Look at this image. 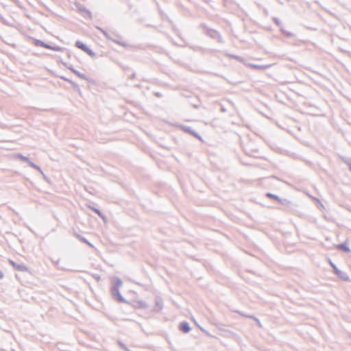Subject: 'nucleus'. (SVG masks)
<instances>
[{"instance_id":"f03ea898","label":"nucleus","mask_w":351,"mask_h":351,"mask_svg":"<svg viewBox=\"0 0 351 351\" xmlns=\"http://www.w3.org/2000/svg\"><path fill=\"white\" fill-rule=\"evenodd\" d=\"M329 263H330V266L332 267L334 272L339 278H341V279L345 280H348V276H347V274L345 272L341 271V270H339L337 267V266L330 260L329 261Z\"/></svg>"},{"instance_id":"20e7f679","label":"nucleus","mask_w":351,"mask_h":351,"mask_svg":"<svg viewBox=\"0 0 351 351\" xmlns=\"http://www.w3.org/2000/svg\"><path fill=\"white\" fill-rule=\"evenodd\" d=\"M77 8L78 11L82 14V15L84 17L87 18L88 19H92L91 12H90V10L86 9L84 5L79 4L77 5Z\"/></svg>"},{"instance_id":"a878e982","label":"nucleus","mask_w":351,"mask_h":351,"mask_svg":"<svg viewBox=\"0 0 351 351\" xmlns=\"http://www.w3.org/2000/svg\"><path fill=\"white\" fill-rule=\"evenodd\" d=\"M274 21L275 23H276L278 26H280V25H281V22H280V21L278 19H277V18H274Z\"/></svg>"},{"instance_id":"7ed1b4c3","label":"nucleus","mask_w":351,"mask_h":351,"mask_svg":"<svg viewBox=\"0 0 351 351\" xmlns=\"http://www.w3.org/2000/svg\"><path fill=\"white\" fill-rule=\"evenodd\" d=\"M206 34L208 36H209L210 38H214V39H217L218 40V42L219 43H222V38L220 35V34L215 30V29H206Z\"/></svg>"},{"instance_id":"f8f14e48","label":"nucleus","mask_w":351,"mask_h":351,"mask_svg":"<svg viewBox=\"0 0 351 351\" xmlns=\"http://www.w3.org/2000/svg\"><path fill=\"white\" fill-rule=\"evenodd\" d=\"M250 66L252 68L256 69L263 70V69L269 68L271 66V65L270 64L259 65V64H250Z\"/></svg>"},{"instance_id":"4468645a","label":"nucleus","mask_w":351,"mask_h":351,"mask_svg":"<svg viewBox=\"0 0 351 351\" xmlns=\"http://www.w3.org/2000/svg\"><path fill=\"white\" fill-rule=\"evenodd\" d=\"M35 45L36 46H38V47H45L46 49H49L51 48V45L44 43L43 41L42 40H36L35 41Z\"/></svg>"},{"instance_id":"412c9836","label":"nucleus","mask_w":351,"mask_h":351,"mask_svg":"<svg viewBox=\"0 0 351 351\" xmlns=\"http://www.w3.org/2000/svg\"><path fill=\"white\" fill-rule=\"evenodd\" d=\"M138 304L139 306H141L143 308H147V304L144 301H138Z\"/></svg>"},{"instance_id":"9b49d317","label":"nucleus","mask_w":351,"mask_h":351,"mask_svg":"<svg viewBox=\"0 0 351 351\" xmlns=\"http://www.w3.org/2000/svg\"><path fill=\"white\" fill-rule=\"evenodd\" d=\"M336 248L338 249V250H343V251H344L346 252H350V249L349 248V247L348 246L346 243H343L337 245H336Z\"/></svg>"},{"instance_id":"f257e3e1","label":"nucleus","mask_w":351,"mask_h":351,"mask_svg":"<svg viewBox=\"0 0 351 351\" xmlns=\"http://www.w3.org/2000/svg\"><path fill=\"white\" fill-rule=\"evenodd\" d=\"M112 285L111 287V294L112 297L115 298L119 302H125V298L121 295L119 289L123 285L121 279L119 277L114 276L112 278Z\"/></svg>"},{"instance_id":"f3484780","label":"nucleus","mask_w":351,"mask_h":351,"mask_svg":"<svg viewBox=\"0 0 351 351\" xmlns=\"http://www.w3.org/2000/svg\"><path fill=\"white\" fill-rule=\"evenodd\" d=\"M17 157H18L19 158H20L21 160H22L23 161L26 162H27V163H29V162L30 161V160L29 159V158H27V157H26V156H23V155L21 154H19L17 155Z\"/></svg>"},{"instance_id":"4be33fe9","label":"nucleus","mask_w":351,"mask_h":351,"mask_svg":"<svg viewBox=\"0 0 351 351\" xmlns=\"http://www.w3.org/2000/svg\"><path fill=\"white\" fill-rule=\"evenodd\" d=\"M28 164L29 165L30 167H32V168L36 169L37 171L40 170V167L37 165H36L35 163L32 162L31 160L29 162Z\"/></svg>"},{"instance_id":"aec40b11","label":"nucleus","mask_w":351,"mask_h":351,"mask_svg":"<svg viewBox=\"0 0 351 351\" xmlns=\"http://www.w3.org/2000/svg\"><path fill=\"white\" fill-rule=\"evenodd\" d=\"M248 317H249V318H251V319H253L254 320H255V321L256 322V323H257L258 326L260 328H262V324H261V323L260 320H259L258 318H256V317H254V316H253V315H252V316H248Z\"/></svg>"},{"instance_id":"423d86ee","label":"nucleus","mask_w":351,"mask_h":351,"mask_svg":"<svg viewBox=\"0 0 351 351\" xmlns=\"http://www.w3.org/2000/svg\"><path fill=\"white\" fill-rule=\"evenodd\" d=\"M266 196L267 197H269V198H271V199H274L277 200L279 203H280L282 205H287V204L289 203V202L287 199H281L278 196H277L276 195H274V194L271 193H266Z\"/></svg>"},{"instance_id":"2eb2a0df","label":"nucleus","mask_w":351,"mask_h":351,"mask_svg":"<svg viewBox=\"0 0 351 351\" xmlns=\"http://www.w3.org/2000/svg\"><path fill=\"white\" fill-rule=\"evenodd\" d=\"M75 47L82 49L83 51L86 49L87 46L80 40L75 42Z\"/></svg>"},{"instance_id":"dca6fc26","label":"nucleus","mask_w":351,"mask_h":351,"mask_svg":"<svg viewBox=\"0 0 351 351\" xmlns=\"http://www.w3.org/2000/svg\"><path fill=\"white\" fill-rule=\"evenodd\" d=\"M89 208L93 210L95 213H97L101 218L104 219V216L102 215V213L100 212L99 210L97 208H95L94 207L88 206Z\"/></svg>"},{"instance_id":"6ab92c4d","label":"nucleus","mask_w":351,"mask_h":351,"mask_svg":"<svg viewBox=\"0 0 351 351\" xmlns=\"http://www.w3.org/2000/svg\"><path fill=\"white\" fill-rule=\"evenodd\" d=\"M281 32L287 37H293V36H294V34L293 33L287 32V31H285V30H284L282 29H281Z\"/></svg>"},{"instance_id":"0eeeda50","label":"nucleus","mask_w":351,"mask_h":351,"mask_svg":"<svg viewBox=\"0 0 351 351\" xmlns=\"http://www.w3.org/2000/svg\"><path fill=\"white\" fill-rule=\"evenodd\" d=\"M182 130L184 132H187L189 134H191L193 136H195L197 138H198L199 140L202 141L201 136L198 133H197L194 130H193L191 127H189V126H182Z\"/></svg>"},{"instance_id":"6e6552de","label":"nucleus","mask_w":351,"mask_h":351,"mask_svg":"<svg viewBox=\"0 0 351 351\" xmlns=\"http://www.w3.org/2000/svg\"><path fill=\"white\" fill-rule=\"evenodd\" d=\"M95 27H96L97 29H99V31H100V32H101L104 35V36H105L107 39L110 40H112V41H113V42H114V43H117V44H119V45H123V44L122 43H121V42H119V41H118V40H115V39H113V38L110 36V34H109L106 31H105L104 29H102V28L99 27V26H95Z\"/></svg>"},{"instance_id":"a211bd4d","label":"nucleus","mask_w":351,"mask_h":351,"mask_svg":"<svg viewBox=\"0 0 351 351\" xmlns=\"http://www.w3.org/2000/svg\"><path fill=\"white\" fill-rule=\"evenodd\" d=\"M84 52H86L87 54H88L91 57L95 56V53L93 50H91L90 48H88V47H86V49H85Z\"/></svg>"},{"instance_id":"1a4fd4ad","label":"nucleus","mask_w":351,"mask_h":351,"mask_svg":"<svg viewBox=\"0 0 351 351\" xmlns=\"http://www.w3.org/2000/svg\"><path fill=\"white\" fill-rule=\"evenodd\" d=\"M179 329L183 332H189L191 330V327L188 322H182L179 325Z\"/></svg>"},{"instance_id":"5701e85b","label":"nucleus","mask_w":351,"mask_h":351,"mask_svg":"<svg viewBox=\"0 0 351 351\" xmlns=\"http://www.w3.org/2000/svg\"><path fill=\"white\" fill-rule=\"evenodd\" d=\"M228 56H229L230 58H232L234 59H236L237 60H239V61H241V59H242L240 56H236V55L228 54Z\"/></svg>"},{"instance_id":"ddd939ff","label":"nucleus","mask_w":351,"mask_h":351,"mask_svg":"<svg viewBox=\"0 0 351 351\" xmlns=\"http://www.w3.org/2000/svg\"><path fill=\"white\" fill-rule=\"evenodd\" d=\"M74 74H75L77 77H79L80 78L82 79V80H87V77L84 74V73H82L80 72H79L78 71H77L76 69H73V68H71V67H69V68Z\"/></svg>"},{"instance_id":"c756f323","label":"nucleus","mask_w":351,"mask_h":351,"mask_svg":"<svg viewBox=\"0 0 351 351\" xmlns=\"http://www.w3.org/2000/svg\"><path fill=\"white\" fill-rule=\"evenodd\" d=\"M350 170L351 171V161L348 163Z\"/></svg>"},{"instance_id":"cd10ccee","label":"nucleus","mask_w":351,"mask_h":351,"mask_svg":"<svg viewBox=\"0 0 351 351\" xmlns=\"http://www.w3.org/2000/svg\"><path fill=\"white\" fill-rule=\"evenodd\" d=\"M239 314H241L242 316L243 317H248L249 315H245V313H240V312H238Z\"/></svg>"},{"instance_id":"7c9ffc66","label":"nucleus","mask_w":351,"mask_h":351,"mask_svg":"<svg viewBox=\"0 0 351 351\" xmlns=\"http://www.w3.org/2000/svg\"><path fill=\"white\" fill-rule=\"evenodd\" d=\"M42 176L43 177V178H44L45 180H47V176H46V175H45V174H43Z\"/></svg>"},{"instance_id":"2f4dec72","label":"nucleus","mask_w":351,"mask_h":351,"mask_svg":"<svg viewBox=\"0 0 351 351\" xmlns=\"http://www.w3.org/2000/svg\"><path fill=\"white\" fill-rule=\"evenodd\" d=\"M135 76H136V73H134L132 75V77H132V78H134V77H135Z\"/></svg>"},{"instance_id":"9d476101","label":"nucleus","mask_w":351,"mask_h":351,"mask_svg":"<svg viewBox=\"0 0 351 351\" xmlns=\"http://www.w3.org/2000/svg\"><path fill=\"white\" fill-rule=\"evenodd\" d=\"M155 305H156V311H160L163 307V302L162 300L158 297L155 299Z\"/></svg>"},{"instance_id":"39448f33","label":"nucleus","mask_w":351,"mask_h":351,"mask_svg":"<svg viewBox=\"0 0 351 351\" xmlns=\"http://www.w3.org/2000/svg\"><path fill=\"white\" fill-rule=\"evenodd\" d=\"M10 264L14 268V269L20 271H27L28 268L23 264H18L12 260H9Z\"/></svg>"},{"instance_id":"c85d7f7f","label":"nucleus","mask_w":351,"mask_h":351,"mask_svg":"<svg viewBox=\"0 0 351 351\" xmlns=\"http://www.w3.org/2000/svg\"><path fill=\"white\" fill-rule=\"evenodd\" d=\"M38 172H39L42 176H43V174H45L40 168V170H38Z\"/></svg>"},{"instance_id":"bb28decb","label":"nucleus","mask_w":351,"mask_h":351,"mask_svg":"<svg viewBox=\"0 0 351 351\" xmlns=\"http://www.w3.org/2000/svg\"><path fill=\"white\" fill-rule=\"evenodd\" d=\"M81 241L84 242L85 243L88 244L90 246H92V245L84 237L80 238Z\"/></svg>"},{"instance_id":"393cba45","label":"nucleus","mask_w":351,"mask_h":351,"mask_svg":"<svg viewBox=\"0 0 351 351\" xmlns=\"http://www.w3.org/2000/svg\"><path fill=\"white\" fill-rule=\"evenodd\" d=\"M50 49H52L53 51H60L62 50V48L60 47H52L51 46V48H49Z\"/></svg>"},{"instance_id":"b1692460","label":"nucleus","mask_w":351,"mask_h":351,"mask_svg":"<svg viewBox=\"0 0 351 351\" xmlns=\"http://www.w3.org/2000/svg\"><path fill=\"white\" fill-rule=\"evenodd\" d=\"M119 345L120 346V347L123 349L125 351H130L129 349L126 347V346L121 343V342H119Z\"/></svg>"}]
</instances>
